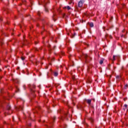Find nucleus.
Returning <instances> with one entry per match:
<instances>
[{"label": "nucleus", "mask_w": 128, "mask_h": 128, "mask_svg": "<svg viewBox=\"0 0 128 128\" xmlns=\"http://www.w3.org/2000/svg\"><path fill=\"white\" fill-rule=\"evenodd\" d=\"M41 4L44 6L45 8V11L46 12H48V8L46 6V2L44 1L42 2ZM41 4L40 3H39V4Z\"/></svg>", "instance_id": "1"}, {"label": "nucleus", "mask_w": 128, "mask_h": 128, "mask_svg": "<svg viewBox=\"0 0 128 128\" xmlns=\"http://www.w3.org/2000/svg\"><path fill=\"white\" fill-rule=\"evenodd\" d=\"M84 0H80L78 3V8H82V4H84Z\"/></svg>", "instance_id": "2"}, {"label": "nucleus", "mask_w": 128, "mask_h": 128, "mask_svg": "<svg viewBox=\"0 0 128 128\" xmlns=\"http://www.w3.org/2000/svg\"><path fill=\"white\" fill-rule=\"evenodd\" d=\"M34 88H36V85H32L30 86V90L32 92H34Z\"/></svg>", "instance_id": "3"}, {"label": "nucleus", "mask_w": 128, "mask_h": 128, "mask_svg": "<svg viewBox=\"0 0 128 128\" xmlns=\"http://www.w3.org/2000/svg\"><path fill=\"white\" fill-rule=\"evenodd\" d=\"M120 58V56H113V60H116V58Z\"/></svg>", "instance_id": "4"}, {"label": "nucleus", "mask_w": 128, "mask_h": 128, "mask_svg": "<svg viewBox=\"0 0 128 128\" xmlns=\"http://www.w3.org/2000/svg\"><path fill=\"white\" fill-rule=\"evenodd\" d=\"M123 110H128V104H125L124 105V108H123Z\"/></svg>", "instance_id": "5"}, {"label": "nucleus", "mask_w": 128, "mask_h": 128, "mask_svg": "<svg viewBox=\"0 0 128 128\" xmlns=\"http://www.w3.org/2000/svg\"><path fill=\"white\" fill-rule=\"evenodd\" d=\"M86 102L87 103H88V104H90L92 103V100H86Z\"/></svg>", "instance_id": "6"}, {"label": "nucleus", "mask_w": 128, "mask_h": 128, "mask_svg": "<svg viewBox=\"0 0 128 128\" xmlns=\"http://www.w3.org/2000/svg\"><path fill=\"white\" fill-rule=\"evenodd\" d=\"M64 8H67V10H70V8H72L70 7V6H67L64 7Z\"/></svg>", "instance_id": "7"}, {"label": "nucleus", "mask_w": 128, "mask_h": 128, "mask_svg": "<svg viewBox=\"0 0 128 128\" xmlns=\"http://www.w3.org/2000/svg\"><path fill=\"white\" fill-rule=\"evenodd\" d=\"M88 54H84V57L85 58V60H86V62H88Z\"/></svg>", "instance_id": "8"}, {"label": "nucleus", "mask_w": 128, "mask_h": 128, "mask_svg": "<svg viewBox=\"0 0 128 128\" xmlns=\"http://www.w3.org/2000/svg\"><path fill=\"white\" fill-rule=\"evenodd\" d=\"M58 73L57 72H54V76H58Z\"/></svg>", "instance_id": "9"}, {"label": "nucleus", "mask_w": 128, "mask_h": 128, "mask_svg": "<svg viewBox=\"0 0 128 128\" xmlns=\"http://www.w3.org/2000/svg\"><path fill=\"white\" fill-rule=\"evenodd\" d=\"M103 63H104V60H100V64H102Z\"/></svg>", "instance_id": "10"}, {"label": "nucleus", "mask_w": 128, "mask_h": 128, "mask_svg": "<svg viewBox=\"0 0 128 128\" xmlns=\"http://www.w3.org/2000/svg\"><path fill=\"white\" fill-rule=\"evenodd\" d=\"M90 26L91 28H92V26H94V23L92 22L90 23Z\"/></svg>", "instance_id": "11"}, {"label": "nucleus", "mask_w": 128, "mask_h": 128, "mask_svg": "<svg viewBox=\"0 0 128 128\" xmlns=\"http://www.w3.org/2000/svg\"><path fill=\"white\" fill-rule=\"evenodd\" d=\"M116 78L117 80H120V78H121L120 76H116Z\"/></svg>", "instance_id": "12"}, {"label": "nucleus", "mask_w": 128, "mask_h": 128, "mask_svg": "<svg viewBox=\"0 0 128 128\" xmlns=\"http://www.w3.org/2000/svg\"><path fill=\"white\" fill-rule=\"evenodd\" d=\"M7 108L8 110H10V106L9 104L8 105Z\"/></svg>", "instance_id": "13"}, {"label": "nucleus", "mask_w": 128, "mask_h": 128, "mask_svg": "<svg viewBox=\"0 0 128 128\" xmlns=\"http://www.w3.org/2000/svg\"><path fill=\"white\" fill-rule=\"evenodd\" d=\"M21 58H22V60H25L24 57H21Z\"/></svg>", "instance_id": "14"}, {"label": "nucleus", "mask_w": 128, "mask_h": 128, "mask_svg": "<svg viewBox=\"0 0 128 128\" xmlns=\"http://www.w3.org/2000/svg\"><path fill=\"white\" fill-rule=\"evenodd\" d=\"M19 110H22V106H20V107H19Z\"/></svg>", "instance_id": "15"}, {"label": "nucleus", "mask_w": 128, "mask_h": 128, "mask_svg": "<svg viewBox=\"0 0 128 128\" xmlns=\"http://www.w3.org/2000/svg\"><path fill=\"white\" fill-rule=\"evenodd\" d=\"M56 120V116L53 117L52 120Z\"/></svg>", "instance_id": "16"}, {"label": "nucleus", "mask_w": 128, "mask_h": 128, "mask_svg": "<svg viewBox=\"0 0 128 128\" xmlns=\"http://www.w3.org/2000/svg\"><path fill=\"white\" fill-rule=\"evenodd\" d=\"M128 88V85H126V86H124V88Z\"/></svg>", "instance_id": "17"}, {"label": "nucleus", "mask_w": 128, "mask_h": 128, "mask_svg": "<svg viewBox=\"0 0 128 128\" xmlns=\"http://www.w3.org/2000/svg\"><path fill=\"white\" fill-rule=\"evenodd\" d=\"M54 60V58H52V59H51V60L52 62V61Z\"/></svg>", "instance_id": "18"}, {"label": "nucleus", "mask_w": 128, "mask_h": 128, "mask_svg": "<svg viewBox=\"0 0 128 128\" xmlns=\"http://www.w3.org/2000/svg\"><path fill=\"white\" fill-rule=\"evenodd\" d=\"M122 38H124V35H122Z\"/></svg>", "instance_id": "19"}, {"label": "nucleus", "mask_w": 128, "mask_h": 128, "mask_svg": "<svg viewBox=\"0 0 128 128\" xmlns=\"http://www.w3.org/2000/svg\"><path fill=\"white\" fill-rule=\"evenodd\" d=\"M110 38H112V36H110Z\"/></svg>", "instance_id": "20"}, {"label": "nucleus", "mask_w": 128, "mask_h": 128, "mask_svg": "<svg viewBox=\"0 0 128 128\" xmlns=\"http://www.w3.org/2000/svg\"><path fill=\"white\" fill-rule=\"evenodd\" d=\"M76 10H78V7L76 6Z\"/></svg>", "instance_id": "21"}, {"label": "nucleus", "mask_w": 128, "mask_h": 128, "mask_svg": "<svg viewBox=\"0 0 128 128\" xmlns=\"http://www.w3.org/2000/svg\"><path fill=\"white\" fill-rule=\"evenodd\" d=\"M73 80H74V77H72Z\"/></svg>", "instance_id": "22"}, {"label": "nucleus", "mask_w": 128, "mask_h": 128, "mask_svg": "<svg viewBox=\"0 0 128 128\" xmlns=\"http://www.w3.org/2000/svg\"><path fill=\"white\" fill-rule=\"evenodd\" d=\"M72 2L70 3V4H72Z\"/></svg>", "instance_id": "23"}, {"label": "nucleus", "mask_w": 128, "mask_h": 128, "mask_svg": "<svg viewBox=\"0 0 128 128\" xmlns=\"http://www.w3.org/2000/svg\"><path fill=\"white\" fill-rule=\"evenodd\" d=\"M36 50H38V48H36Z\"/></svg>", "instance_id": "24"}, {"label": "nucleus", "mask_w": 128, "mask_h": 128, "mask_svg": "<svg viewBox=\"0 0 128 128\" xmlns=\"http://www.w3.org/2000/svg\"><path fill=\"white\" fill-rule=\"evenodd\" d=\"M0 20H2V19L0 18Z\"/></svg>", "instance_id": "25"}, {"label": "nucleus", "mask_w": 128, "mask_h": 128, "mask_svg": "<svg viewBox=\"0 0 128 128\" xmlns=\"http://www.w3.org/2000/svg\"><path fill=\"white\" fill-rule=\"evenodd\" d=\"M2 70L1 69H0V72Z\"/></svg>", "instance_id": "26"}, {"label": "nucleus", "mask_w": 128, "mask_h": 128, "mask_svg": "<svg viewBox=\"0 0 128 128\" xmlns=\"http://www.w3.org/2000/svg\"><path fill=\"white\" fill-rule=\"evenodd\" d=\"M18 68V69L20 68Z\"/></svg>", "instance_id": "27"}, {"label": "nucleus", "mask_w": 128, "mask_h": 128, "mask_svg": "<svg viewBox=\"0 0 128 128\" xmlns=\"http://www.w3.org/2000/svg\"><path fill=\"white\" fill-rule=\"evenodd\" d=\"M29 126H30V124Z\"/></svg>", "instance_id": "28"}]
</instances>
